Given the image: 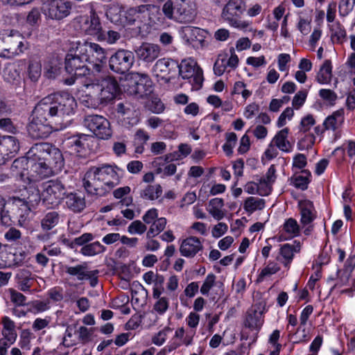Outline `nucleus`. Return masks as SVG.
<instances>
[{
	"label": "nucleus",
	"mask_w": 355,
	"mask_h": 355,
	"mask_svg": "<svg viewBox=\"0 0 355 355\" xmlns=\"http://www.w3.org/2000/svg\"><path fill=\"white\" fill-rule=\"evenodd\" d=\"M92 81L95 82L96 87L98 89V92L105 105L113 101L120 92L116 80L112 77L107 76L102 79H94Z\"/></svg>",
	"instance_id": "16"
},
{
	"label": "nucleus",
	"mask_w": 355,
	"mask_h": 355,
	"mask_svg": "<svg viewBox=\"0 0 355 355\" xmlns=\"http://www.w3.org/2000/svg\"><path fill=\"white\" fill-rule=\"evenodd\" d=\"M128 77L129 80L134 83V85H130L128 89V92L131 95L142 97L150 92V90L146 89L144 85L149 82V78L147 74L133 72L130 73Z\"/></svg>",
	"instance_id": "20"
},
{
	"label": "nucleus",
	"mask_w": 355,
	"mask_h": 355,
	"mask_svg": "<svg viewBox=\"0 0 355 355\" xmlns=\"http://www.w3.org/2000/svg\"><path fill=\"white\" fill-rule=\"evenodd\" d=\"M77 103L69 93L62 92L43 98L35 106L28 126L29 135L35 139L47 137L53 131L69 125Z\"/></svg>",
	"instance_id": "1"
},
{
	"label": "nucleus",
	"mask_w": 355,
	"mask_h": 355,
	"mask_svg": "<svg viewBox=\"0 0 355 355\" xmlns=\"http://www.w3.org/2000/svg\"><path fill=\"white\" fill-rule=\"evenodd\" d=\"M229 68L227 64H226L225 61V54H220L218 55L214 65V72L216 76H220L224 72Z\"/></svg>",
	"instance_id": "52"
},
{
	"label": "nucleus",
	"mask_w": 355,
	"mask_h": 355,
	"mask_svg": "<svg viewBox=\"0 0 355 355\" xmlns=\"http://www.w3.org/2000/svg\"><path fill=\"white\" fill-rule=\"evenodd\" d=\"M105 248L98 241H95L83 246L80 253L85 257H93L104 252Z\"/></svg>",
	"instance_id": "42"
},
{
	"label": "nucleus",
	"mask_w": 355,
	"mask_h": 355,
	"mask_svg": "<svg viewBox=\"0 0 355 355\" xmlns=\"http://www.w3.org/2000/svg\"><path fill=\"white\" fill-rule=\"evenodd\" d=\"M23 35L17 30L0 31V57L11 59L23 53L26 49Z\"/></svg>",
	"instance_id": "5"
},
{
	"label": "nucleus",
	"mask_w": 355,
	"mask_h": 355,
	"mask_svg": "<svg viewBox=\"0 0 355 355\" xmlns=\"http://www.w3.org/2000/svg\"><path fill=\"white\" fill-rule=\"evenodd\" d=\"M17 284L19 290L24 292L29 291L33 284V279L28 270H21L16 275Z\"/></svg>",
	"instance_id": "38"
},
{
	"label": "nucleus",
	"mask_w": 355,
	"mask_h": 355,
	"mask_svg": "<svg viewBox=\"0 0 355 355\" xmlns=\"http://www.w3.org/2000/svg\"><path fill=\"white\" fill-rule=\"evenodd\" d=\"M245 11V3L243 0H230L223 7L221 17L230 26L240 31L251 30V22L241 19Z\"/></svg>",
	"instance_id": "7"
},
{
	"label": "nucleus",
	"mask_w": 355,
	"mask_h": 355,
	"mask_svg": "<svg viewBox=\"0 0 355 355\" xmlns=\"http://www.w3.org/2000/svg\"><path fill=\"white\" fill-rule=\"evenodd\" d=\"M123 7L118 3H114L109 6L106 11L107 18L112 22H117L120 18Z\"/></svg>",
	"instance_id": "50"
},
{
	"label": "nucleus",
	"mask_w": 355,
	"mask_h": 355,
	"mask_svg": "<svg viewBox=\"0 0 355 355\" xmlns=\"http://www.w3.org/2000/svg\"><path fill=\"white\" fill-rule=\"evenodd\" d=\"M301 243L300 241H295L293 244H284L279 250V261L285 266H288L292 261L294 254L300 251Z\"/></svg>",
	"instance_id": "26"
},
{
	"label": "nucleus",
	"mask_w": 355,
	"mask_h": 355,
	"mask_svg": "<svg viewBox=\"0 0 355 355\" xmlns=\"http://www.w3.org/2000/svg\"><path fill=\"white\" fill-rule=\"evenodd\" d=\"M8 292L10 294V299L11 302L16 306H23L26 304V297L21 293L17 291L13 288H9Z\"/></svg>",
	"instance_id": "59"
},
{
	"label": "nucleus",
	"mask_w": 355,
	"mask_h": 355,
	"mask_svg": "<svg viewBox=\"0 0 355 355\" xmlns=\"http://www.w3.org/2000/svg\"><path fill=\"white\" fill-rule=\"evenodd\" d=\"M135 61L133 53L127 50H119L110 58V69L117 73L128 71Z\"/></svg>",
	"instance_id": "17"
},
{
	"label": "nucleus",
	"mask_w": 355,
	"mask_h": 355,
	"mask_svg": "<svg viewBox=\"0 0 355 355\" xmlns=\"http://www.w3.org/2000/svg\"><path fill=\"white\" fill-rule=\"evenodd\" d=\"M78 53L88 64L92 72L99 73L107 61V53L99 44L87 41L81 42L78 49Z\"/></svg>",
	"instance_id": "6"
},
{
	"label": "nucleus",
	"mask_w": 355,
	"mask_h": 355,
	"mask_svg": "<svg viewBox=\"0 0 355 355\" xmlns=\"http://www.w3.org/2000/svg\"><path fill=\"white\" fill-rule=\"evenodd\" d=\"M166 225V219L164 217L157 218L155 221L151 223L148 232V236H155L162 232Z\"/></svg>",
	"instance_id": "48"
},
{
	"label": "nucleus",
	"mask_w": 355,
	"mask_h": 355,
	"mask_svg": "<svg viewBox=\"0 0 355 355\" xmlns=\"http://www.w3.org/2000/svg\"><path fill=\"white\" fill-rule=\"evenodd\" d=\"M265 312V307L261 304H255L247 313L245 321V327L259 330L263 323V314Z\"/></svg>",
	"instance_id": "23"
},
{
	"label": "nucleus",
	"mask_w": 355,
	"mask_h": 355,
	"mask_svg": "<svg viewBox=\"0 0 355 355\" xmlns=\"http://www.w3.org/2000/svg\"><path fill=\"white\" fill-rule=\"evenodd\" d=\"M311 17L299 16L296 27L303 35H307L311 31Z\"/></svg>",
	"instance_id": "49"
},
{
	"label": "nucleus",
	"mask_w": 355,
	"mask_h": 355,
	"mask_svg": "<svg viewBox=\"0 0 355 355\" xmlns=\"http://www.w3.org/2000/svg\"><path fill=\"white\" fill-rule=\"evenodd\" d=\"M202 248L199 239L196 236H189L180 244V252L185 257H193Z\"/></svg>",
	"instance_id": "25"
},
{
	"label": "nucleus",
	"mask_w": 355,
	"mask_h": 355,
	"mask_svg": "<svg viewBox=\"0 0 355 355\" xmlns=\"http://www.w3.org/2000/svg\"><path fill=\"white\" fill-rule=\"evenodd\" d=\"M116 111L119 120L123 125L133 127L137 125L140 121L139 112L128 103L117 104Z\"/></svg>",
	"instance_id": "18"
},
{
	"label": "nucleus",
	"mask_w": 355,
	"mask_h": 355,
	"mask_svg": "<svg viewBox=\"0 0 355 355\" xmlns=\"http://www.w3.org/2000/svg\"><path fill=\"white\" fill-rule=\"evenodd\" d=\"M31 155L40 156L56 174L64 166V158L61 151L48 143L36 144L30 149Z\"/></svg>",
	"instance_id": "8"
},
{
	"label": "nucleus",
	"mask_w": 355,
	"mask_h": 355,
	"mask_svg": "<svg viewBox=\"0 0 355 355\" xmlns=\"http://www.w3.org/2000/svg\"><path fill=\"white\" fill-rule=\"evenodd\" d=\"M20 66L16 63H10L6 66L3 69L4 80L15 87H20L24 83L21 75Z\"/></svg>",
	"instance_id": "24"
},
{
	"label": "nucleus",
	"mask_w": 355,
	"mask_h": 355,
	"mask_svg": "<svg viewBox=\"0 0 355 355\" xmlns=\"http://www.w3.org/2000/svg\"><path fill=\"white\" fill-rule=\"evenodd\" d=\"M131 189L128 186L119 187L113 191L114 197L116 199H121L122 205L129 206L132 203V198L125 197L130 193Z\"/></svg>",
	"instance_id": "44"
},
{
	"label": "nucleus",
	"mask_w": 355,
	"mask_h": 355,
	"mask_svg": "<svg viewBox=\"0 0 355 355\" xmlns=\"http://www.w3.org/2000/svg\"><path fill=\"white\" fill-rule=\"evenodd\" d=\"M330 30L333 42L343 43L347 36L345 28L339 22H336L330 26Z\"/></svg>",
	"instance_id": "43"
},
{
	"label": "nucleus",
	"mask_w": 355,
	"mask_h": 355,
	"mask_svg": "<svg viewBox=\"0 0 355 355\" xmlns=\"http://www.w3.org/2000/svg\"><path fill=\"white\" fill-rule=\"evenodd\" d=\"M62 63L57 58L50 60L44 67V74L49 78H55L60 73Z\"/></svg>",
	"instance_id": "41"
},
{
	"label": "nucleus",
	"mask_w": 355,
	"mask_h": 355,
	"mask_svg": "<svg viewBox=\"0 0 355 355\" xmlns=\"http://www.w3.org/2000/svg\"><path fill=\"white\" fill-rule=\"evenodd\" d=\"M146 230L147 227L146 225L139 220H134L128 227V232L132 235L143 234Z\"/></svg>",
	"instance_id": "54"
},
{
	"label": "nucleus",
	"mask_w": 355,
	"mask_h": 355,
	"mask_svg": "<svg viewBox=\"0 0 355 355\" xmlns=\"http://www.w3.org/2000/svg\"><path fill=\"white\" fill-rule=\"evenodd\" d=\"M288 129L284 128L276 133L272 139V142L277 148L284 153H290L293 150V145L288 140Z\"/></svg>",
	"instance_id": "29"
},
{
	"label": "nucleus",
	"mask_w": 355,
	"mask_h": 355,
	"mask_svg": "<svg viewBox=\"0 0 355 355\" xmlns=\"http://www.w3.org/2000/svg\"><path fill=\"white\" fill-rule=\"evenodd\" d=\"M299 208L301 215V223L307 225L311 223L316 217V212L311 201L304 200L299 202Z\"/></svg>",
	"instance_id": "28"
},
{
	"label": "nucleus",
	"mask_w": 355,
	"mask_h": 355,
	"mask_svg": "<svg viewBox=\"0 0 355 355\" xmlns=\"http://www.w3.org/2000/svg\"><path fill=\"white\" fill-rule=\"evenodd\" d=\"M308 92L306 90H300L297 92L292 100V105L293 108L295 110L300 109L304 104Z\"/></svg>",
	"instance_id": "57"
},
{
	"label": "nucleus",
	"mask_w": 355,
	"mask_h": 355,
	"mask_svg": "<svg viewBox=\"0 0 355 355\" xmlns=\"http://www.w3.org/2000/svg\"><path fill=\"white\" fill-rule=\"evenodd\" d=\"M87 139L88 136L85 135L73 136L65 141L64 145L71 149V153H79L85 148Z\"/></svg>",
	"instance_id": "35"
},
{
	"label": "nucleus",
	"mask_w": 355,
	"mask_h": 355,
	"mask_svg": "<svg viewBox=\"0 0 355 355\" xmlns=\"http://www.w3.org/2000/svg\"><path fill=\"white\" fill-rule=\"evenodd\" d=\"M70 0H46L42 6V12L49 19L61 20L68 17L72 10Z\"/></svg>",
	"instance_id": "13"
},
{
	"label": "nucleus",
	"mask_w": 355,
	"mask_h": 355,
	"mask_svg": "<svg viewBox=\"0 0 355 355\" xmlns=\"http://www.w3.org/2000/svg\"><path fill=\"white\" fill-rule=\"evenodd\" d=\"M80 44V41L72 42L65 58L66 70L78 76H86L91 71L85 59L78 53Z\"/></svg>",
	"instance_id": "9"
},
{
	"label": "nucleus",
	"mask_w": 355,
	"mask_h": 355,
	"mask_svg": "<svg viewBox=\"0 0 355 355\" xmlns=\"http://www.w3.org/2000/svg\"><path fill=\"white\" fill-rule=\"evenodd\" d=\"M155 300L153 309L159 315L164 314L169 307V299L164 295H159V297H153Z\"/></svg>",
	"instance_id": "46"
},
{
	"label": "nucleus",
	"mask_w": 355,
	"mask_h": 355,
	"mask_svg": "<svg viewBox=\"0 0 355 355\" xmlns=\"http://www.w3.org/2000/svg\"><path fill=\"white\" fill-rule=\"evenodd\" d=\"M282 230L287 235L284 239H287L298 236L300 229L297 220L290 218L284 222L282 226Z\"/></svg>",
	"instance_id": "40"
},
{
	"label": "nucleus",
	"mask_w": 355,
	"mask_h": 355,
	"mask_svg": "<svg viewBox=\"0 0 355 355\" xmlns=\"http://www.w3.org/2000/svg\"><path fill=\"white\" fill-rule=\"evenodd\" d=\"M178 64L176 62L168 58H162L158 60L153 67V72L157 77L164 78L172 71L178 68Z\"/></svg>",
	"instance_id": "27"
},
{
	"label": "nucleus",
	"mask_w": 355,
	"mask_h": 355,
	"mask_svg": "<svg viewBox=\"0 0 355 355\" xmlns=\"http://www.w3.org/2000/svg\"><path fill=\"white\" fill-rule=\"evenodd\" d=\"M179 34L184 44L194 49H203L208 46L206 40L208 32L205 29L187 26L180 29Z\"/></svg>",
	"instance_id": "10"
},
{
	"label": "nucleus",
	"mask_w": 355,
	"mask_h": 355,
	"mask_svg": "<svg viewBox=\"0 0 355 355\" xmlns=\"http://www.w3.org/2000/svg\"><path fill=\"white\" fill-rule=\"evenodd\" d=\"M19 150L18 140L12 136L0 137V166L15 157Z\"/></svg>",
	"instance_id": "19"
},
{
	"label": "nucleus",
	"mask_w": 355,
	"mask_h": 355,
	"mask_svg": "<svg viewBox=\"0 0 355 355\" xmlns=\"http://www.w3.org/2000/svg\"><path fill=\"white\" fill-rule=\"evenodd\" d=\"M160 47L155 44L144 42L135 50L137 57L146 63H152L160 54Z\"/></svg>",
	"instance_id": "21"
},
{
	"label": "nucleus",
	"mask_w": 355,
	"mask_h": 355,
	"mask_svg": "<svg viewBox=\"0 0 355 355\" xmlns=\"http://www.w3.org/2000/svg\"><path fill=\"white\" fill-rule=\"evenodd\" d=\"M59 220V214L57 212H49L42 220V227L44 230H49L58 225Z\"/></svg>",
	"instance_id": "45"
},
{
	"label": "nucleus",
	"mask_w": 355,
	"mask_h": 355,
	"mask_svg": "<svg viewBox=\"0 0 355 355\" xmlns=\"http://www.w3.org/2000/svg\"><path fill=\"white\" fill-rule=\"evenodd\" d=\"M123 171L115 164H103L85 174L83 186L92 195L103 196L119 184Z\"/></svg>",
	"instance_id": "3"
},
{
	"label": "nucleus",
	"mask_w": 355,
	"mask_h": 355,
	"mask_svg": "<svg viewBox=\"0 0 355 355\" xmlns=\"http://www.w3.org/2000/svg\"><path fill=\"white\" fill-rule=\"evenodd\" d=\"M10 171L13 177L24 184L20 197H13L12 203L17 206L24 205L28 211L40 202L38 182L55 174L40 156L31 155L30 150L26 157L17 158L13 162Z\"/></svg>",
	"instance_id": "2"
},
{
	"label": "nucleus",
	"mask_w": 355,
	"mask_h": 355,
	"mask_svg": "<svg viewBox=\"0 0 355 355\" xmlns=\"http://www.w3.org/2000/svg\"><path fill=\"white\" fill-rule=\"evenodd\" d=\"M294 115V111L291 107H286L284 112L279 116L277 121V126L278 128H282L287 123V121H290L292 119Z\"/></svg>",
	"instance_id": "60"
},
{
	"label": "nucleus",
	"mask_w": 355,
	"mask_h": 355,
	"mask_svg": "<svg viewBox=\"0 0 355 355\" xmlns=\"http://www.w3.org/2000/svg\"><path fill=\"white\" fill-rule=\"evenodd\" d=\"M344 122V110L340 109L329 116L323 123L325 129L335 130Z\"/></svg>",
	"instance_id": "34"
},
{
	"label": "nucleus",
	"mask_w": 355,
	"mask_h": 355,
	"mask_svg": "<svg viewBox=\"0 0 355 355\" xmlns=\"http://www.w3.org/2000/svg\"><path fill=\"white\" fill-rule=\"evenodd\" d=\"M162 10L168 19L180 23H189L196 16L197 0H167Z\"/></svg>",
	"instance_id": "4"
},
{
	"label": "nucleus",
	"mask_w": 355,
	"mask_h": 355,
	"mask_svg": "<svg viewBox=\"0 0 355 355\" xmlns=\"http://www.w3.org/2000/svg\"><path fill=\"white\" fill-rule=\"evenodd\" d=\"M66 272L71 276H76L78 280L88 279L92 276L86 264L68 266L66 268Z\"/></svg>",
	"instance_id": "36"
},
{
	"label": "nucleus",
	"mask_w": 355,
	"mask_h": 355,
	"mask_svg": "<svg viewBox=\"0 0 355 355\" xmlns=\"http://www.w3.org/2000/svg\"><path fill=\"white\" fill-rule=\"evenodd\" d=\"M224 201L222 198H213L209 202L207 208L209 214L216 220H220L225 216V211L223 209Z\"/></svg>",
	"instance_id": "31"
},
{
	"label": "nucleus",
	"mask_w": 355,
	"mask_h": 355,
	"mask_svg": "<svg viewBox=\"0 0 355 355\" xmlns=\"http://www.w3.org/2000/svg\"><path fill=\"white\" fill-rule=\"evenodd\" d=\"M163 189L160 184H149L140 191V197L144 200H155L162 195Z\"/></svg>",
	"instance_id": "33"
},
{
	"label": "nucleus",
	"mask_w": 355,
	"mask_h": 355,
	"mask_svg": "<svg viewBox=\"0 0 355 355\" xmlns=\"http://www.w3.org/2000/svg\"><path fill=\"white\" fill-rule=\"evenodd\" d=\"M265 205L266 202L262 198L249 197L244 201L243 209L248 214H251L254 211L263 209Z\"/></svg>",
	"instance_id": "37"
},
{
	"label": "nucleus",
	"mask_w": 355,
	"mask_h": 355,
	"mask_svg": "<svg viewBox=\"0 0 355 355\" xmlns=\"http://www.w3.org/2000/svg\"><path fill=\"white\" fill-rule=\"evenodd\" d=\"M75 328L68 326L65 330L62 343L67 347H73L78 343V336L76 335Z\"/></svg>",
	"instance_id": "47"
},
{
	"label": "nucleus",
	"mask_w": 355,
	"mask_h": 355,
	"mask_svg": "<svg viewBox=\"0 0 355 355\" xmlns=\"http://www.w3.org/2000/svg\"><path fill=\"white\" fill-rule=\"evenodd\" d=\"M315 141V137L313 133L305 134L297 142L299 150H303L311 148Z\"/></svg>",
	"instance_id": "53"
},
{
	"label": "nucleus",
	"mask_w": 355,
	"mask_h": 355,
	"mask_svg": "<svg viewBox=\"0 0 355 355\" xmlns=\"http://www.w3.org/2000/svg\"><path fill=\"white\" fill-rule=\"evenodd\" d=\"M78 99L80 103L86 107L97 109L102 105H105L98 89L96 87L95 82L92 80H86L78 91Z\"/></svg>",
	"instance_id": "14"
},
{
	"label": "nucleus",
	"mask_w": 355,
	"mask_h": 355,
	"mask_svg": "<svg viewBox=\"0 0 355 355\" xmlns=\"http://www.w3.org/2000/svg\"><path fill=\"white\" fill-rule=\"evenodd\" d=\"M179 73L183 79H187L193 89H199L202 85V71L198 66L197 62L193 58L182 60L180 65Z\"/></svg>",
	"instance_id": "12"
},
{
	"label": "nucleus",
	"mask_w": 355,
	"mask_h": 355,
	"mask_svg": "<svg viewBox=\"0 0 355 355\" xmlns=\"http://www.w3.org/2000/svg\"><path fill=\"white\" fill-rule=\"evenodd\" d=\"M82 28L86 35L92 36L97 41L104 39L102 35L103 28L100 19L94 12H92L90 16L87 18L82 26Z\"/></svg>",
	"instance_id": "22"
},
{
	"label": "nucleus",
	"mask_w": 355,
	"mask_h": 355,
	"mask_svg": "<svg viewBox=\"0 0 355 355\" xmlns=\"http://www.w3.org/2000/svg\"><path fill=\"white\" fill-rule=\"evenodd\" d=\"M237 142V137L234 132H228L226 134V141L223 146V149L228 156L233 153V148Z\"/></svg>",
	"instance_id": "51"
},
{
	"label": "nucleus",
	"mask_w": 355,
	"mask_h": 355,
	"mask_svg": "<svg viewBox=\"0 0 355 355\" xmlns=\"http://www.w3.org/2000/svg\"><path fill=\"white\" fill-rule=\"evenodd\" d=\"M315 124V120L311 114H307L302 118L300 124V131L306 133Z\"/></svg>",
	"instance_id": "56"
},
{
	"label": "nucleus",
	"mask_w": 355,
	"mask_h": 355,
	"mask_svg": "<svg viewBox=\"0 0 355 355\" xmlns=\"http://www.w3.org/2000/svg\"><path fill=\"white\" fill-rule=\"evenodd\" d=\"M319 96L330 105H334L338 98L337 94L334 91L329 89H321L319 91Z\"/></svg>",
	"instance_id": "55"
},
{
	"label": "nucleus",
	"mask_w": 355,
	"mask_h": 355,
	"mask_svg": "<svg viewBox=\"0 0 355 355\" xmlns=\"http://www.w3.org/2000/svg\"><path fill=\"white\" fill-rule=\"evenodd\" d=\"M5 206L6 200L0 196V222L2 225L8 226L10 225L11 218L7 211H5Z\"/></svg>",
	"instance_id": "62"
},
{
	"label": "nucleus",
	"mask_w": 355,
	"mask_h": 355,
	"mask_svg": "<svg viewBox=\"0 0 355 355\" xmlns=\"http://www.w3.org/2000/svg\"><path fill=\"white\" fill-rule=\"evenodd\" d=\"M215 281V275H214L213 273L208 274L200 288V293L202 295H207L211 288L214 286Z\"/></svg>",
	"instance_id": "61"
},
{
	"label": "nucleus",
	"mask_w": 355,
	"mask_h": 355,
	"mask_svg": "<svg viewBox=\"0 0 355 355\" xmlns=\"http://www.w3.org/2000/svg\"><path fill=\"white\" fill-rule=\"evenodd\" d=\"M232 94H241L243 99L246 100L251 96L252 92L250 90L245 89V85L243 82L238 81L234 83Z\"/></svg>",
	"instance_id": "58"
},
{
	"label": "nucleus",
	"mask_w": 355,
	"mask_h": 355,
	"mask_svg": "<svg viewBox=\"0 0 355 355\" xmlns=\"http://www.w3.org/2000/svg\"><path fill=\"white\" fill-rule=\"evenodd\" d=\"M66 205L73 212H80L86 207L85 197L83 195L71 193L66 196Z\"/></svg>",
	"instance_id": "30"
},
{
	"label": "nucleus",
	"mask_w": 355,
	"mask_h": 355,
	"mask_svg": "<svg viewBox=\"0 0 355 355\" xmlns=\"http://www.w3.org/2000/svg\"><path fill=\"white\" fill-rule=\"evenodd\" d=\"M306 173V175H298L295 178L294 184L295 187L301 189L302 190H305L308 184L310 182L309 178L311 176V173L309 172L304 171Z\"/></svg>",
	"instance_id": "64"
},
{
	"label": "nucleus",
	"mask_w": 355,
	"mask_h": 355,
	"mask_svg": "<svg viewBox=\"0 0 355 355\" xmlns=\"http://www.w3.org/2000/svg\"><path fill=\"white\" fill-rule=\"evenodd\" d=\"M164 277L159 275L153 284V297H159V295H163L164 293Z\"/></svg>",
	"instance_id": "63"
},
{
	"label": "nucleus",
	"mask_w": 355,
	"mask_h": 355,
	"mask_svg": "<svg viewBox=\"0 0 355 355\" xmlns=\"http://www.w3.org/2000/svg\"><path fill=\"white\" fill-rule=\"evenodd\" d=\"M84 125L99 139H108L112 137L110 123L103 116L88 115L85 118Z\"/></svg>",
	"instance_id": "15"
},
{
	"label": "nucleus",
	"mask_w": 355,
	"mask_h": 355,
	"mask_svg": "<svg viewBox=\"0 0 355 355\" xmlns=\"http://www.w3.org/2000/svg\"><path fill=\"white\" fill-rule=\"evenodd\" d=\"M40 200L49 207L58 206L66 193L64 186L59 181L50 180L42 184Z\"/></svg>",
	"instance_id": "11"
},
{
	"label": "nucleus",
	"mask_w": 355,
	"mask_h": 355,
	"mask_svg": "<svg viewBox=\"0 0 355 355\" xmlns=\"http://www.w3.org/2000/svg\"><path fill=\"white\" fill-rule=\"evenodd\" d=\"M27 74L32 82L38 81L42 74V64L40 60L32 59L29 61Z\"/></svg>",
	"instance_id": "39"
},
{
	"label": "nucleus",
	"mask_w": 355,
	"mask_h": 355,
	"mask_svg": "<svg viewBox=\"0 0 355 355\" xmlns=\"http://www.w3.org/2000/svg\"><path fill=\"white\" fill-rule=\"evenodd\" d=\"M332 64L329 60L324 61L316 74L315 80L320 85L329 84L332 78Z\"/></svg>",
	"instance_id": "32"
}]
</instances>
